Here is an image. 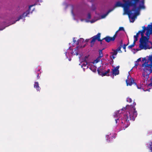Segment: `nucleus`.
Returning <instances> with one entry per match:
<instances>
[{
  "label": "nucleus",
  "instance_id": "6ab92c4d",
  "mask_svg": "<svg viewBox=\"0 0 152 152\" xmlns=\"http://www.w3.org/2000/svg\"><path fill=\"white\" fill-rule=\"evenodd\" d=\"M134 42L135 41H134L132 45L128 46V48L129 49H132L133 47L134 46L136 42Z\"/></svg>",
  "mask_w": 152,
  "mask_h": 152
},
{
  "label": "nucleus",
  "instance_id": "bb28decb",
  "mask_svg": "<svg viewBox=\"0 0 152 152\" xmlns=\"http://www.w3.org/2000/svg\"><path fill=\"white\" fill-rule=\"evenodd\" d=\"M91 18V15L90 13H88V15L87 18L88 19H90Z\"/></svg>",
  "mask_w": 152,
  "mask_h": 152
},
{
  "label": "nucleus",
  "instance_id": "4468645a",
  "mask_svg": "<svg viewBox=\"0 0 152 152\" xmlns=\"http://www.w3.org/2000/svg\"><path fill=\"white\" fill-rule=\"evenodd\" d=\"M113 9L110 10L106 14L102 15L101 16L102 18H105L108 15V14L111 11H113Z\"/></svg>",
  "mask_w": 152,
  "mask_h": 152
},
{
  "label": "nucleus",
  "instance_id": "20e7f679",
  "mask_svg": "<svg viewBox=\"0 0 152 152\" xmlns=\"http://www.w3.org/2000/svg\"><path fill=\"white\" fill-rule=\"evenodd\" d=\"M115 7H123L125 13L127 14L129 18L131 19L132 12H131V11H130L128 9V6L127 5L126 2H125V3H122L120 1H118L116 2Z\"/></svg>",
  "mask_w": 152,
  "mask_h": 152
},
{
  "label": "nucleus",
  "instance_id": "dca6fc26",
  "mask_svg": "<svg viewBox=\"0 0 152 152\" xmlns=\"http://www.w3.org/2000/svg\"><path fill=\"white\" fill-rule=\"evenodd\" d=\"M140 34V32H137L136 35H134V41H135L134 42H136L138 40V36Z\"/></svg>",
  "mask_w": 152,
  "mask_h": 152
},
{
  "label": "nucleus",
  "instance_id": "58836bf2",
  "mask_svg": "<svg viewBox=\"0 0 152 152\" xmlns=\"http://www.w3.org/2000/svg\"><path fill=\"white\" fill-rule=\"evenodd\" d=\"M120 43L121 45L122 46V44H123V43H122V41H121L120 42Z\"/></svg>",
  "mask_w": 152,
  "mask_h": 152
},
{
  "label": "nucleus",
  "instance_id": "9b49d317",
  "mask_svg": "<svg viewBox=\"0 0 152 152\" xmlns=\"http://www.w3.org/2000/svg\"><path fill=\"white\" fill-rule=\"evenodd\" d=\"M34 87L36 88L37 91H39L40 88L39 87V83L38 82H35L34 84Z\"/></svg>",
  "mask_w": 152,
  "mask_h": 152
},
{
  "label": "nucleus",
  "instance_id": "412c9836",
  "mask_svg": "<svg viewBox=\"0 0 152 152\" xmlns=\"http://www.w3.org/2000/svg\"><path fill=\"white\" fill-rule=\"evenodd\" d=\"M126 101L129 103L132 102V99L129 97H128L126 99Z\"/></svg>",
  "mask_w": 152,
  "mask_h": 152
},
{
  "label": "nucleus",
  "instance_id": "f3484780",
  "mask_svg": "<svg viewBox=\"0 0 152 152\" xmlns=\"http://www.w3.org/2000/svg\"><path fill=\"white\" fill-rule=\"evenodd\" d=\"M101 57L99 56L95 60H94V62L95 63H97L99 62L101 59Z\"/></svg>",
  "mask_w": 152,
  "mask_h": 152
},
{
  "label": "nucleus",
  "instance_id": "4c0bfd02",
  "mask_svg": "<svg viewBox=\"0 0 152 152\" xmlns=\"http://www.w3.org/2000/svg\"><path fill=\"white\" fill-rule=\"evenodd\" d=\"M149 85L150 86H152V82H151V83H150Z\"/></svg>",
  "mask_w": 152,
  "mask_h": 152
},
{
  "label": "nucleus",
  "instance_id": "c9c22d12",
  "mask_svg": "<svg viewBox=\"0 0 152 152\" xmlns=\"http://www.w3.org/2000/svg\"><path fill=\"white\" fill-rule=\"evenodd\" d=\"M115 121L116 123L117 124L118 122V119H115Z\"/></svg>",
  "mask_w": 152,
  "mask_h": 152
},
{
  "label": "nucleus",
  "instance_id": "1a4fd4ad",
  "mask_svg": "<svg viewBox=\"0 0 152 152\" xmlns=\"http://www.w3.org/2000/svg\"><path fill=\"white\" fill-rule=\"evenodd\" d=\"M115 39L114 37H110L109 36H107L103 38L102 40H105L107 42L109 43L110 41H114Z\"/></svg>",
  "mask_w": 152,
  "mask_h": 152
},
{
  "label": "nucleus",
  "instance_id": "f257e3e1",
  "mask_svg": "<svg viewBox=\"0 0 152 152\" xmlns=\"http://www.w3.org/2000/svg\"><path fill=\"white\" fill-rule=\"evenodd\" d=\"M136 104V103L134 102L132 105H127L121 110L117 111L114 113V117H117L120 115L122 111L126 109L128 110V111L125 113L124 116L121 119V123L124 124V127L125 128H126L129 125V121H134L137 116V114L135 107Z\"/></svg>",
  "mask_w": 152,
  "mask_h": 152
},
{
  "label": "nucleus",
  "instance_id": "0eeeda50",
  "mask_svg": "<svg viewBox=\"0 0 152 152\" xmlns=\"http://www.w3.org/2000/svg\"><path fill=\"white\" fill-rule=\"evenodd\" d=\"M33 5H31L29 7V9L28 10L26 11V12H24L23 14L20 15L17 19L16 21H15L14 23H15L16 21L19 20L20 19L23 18H25L26 16L27 15L29 14L30 13V10L31 7H32Z\"/></svg>",
  "mask_w": 152,
  "mask_h": 152
},
{
  "label": "nucleus",
  "instance_id": "c756f323",
  "mask_svg": "<svg viewBox=\"0 0 152 152\" xmlns=\"http://www.w3.org/2000/svg\"><path fill=\"white\" fill-rule=\"evenodd\" d=\"M107 140L108 141V142H110V137L109 136V135H107Z\"/></svg>",
  "mask_w": 152,
  "mask_h": 152
},
{
  "label": "nucleus",
  "instance_id": "f704fd0d",
  "mask_svg": "<svg viewBox=\"0 0 152 152\" xmlns=\"http://www.w3.org/2000/svg\"><path fill=\"white\" fill-rule=\"evenodd\" d=\"M141 58H139L137 60V62H139V61H141Z\"/></svg>",
  "mask_w": 152,
  "mask_h": 152
},
{
  "label": "nucleus",
  "instance_id": "6e6552de",
  "mask_svg": "<svg viewBox=\"0 0 152 152\" xmlns=\"http://www.w3.org/2000/svg\"><path fill=\"white\" fill-rule=\"evenodd\" d=\"M142 29L141 31H138L140 32V34H141V38L143 37L144 39H146V37L144 36V34L146 30H147V28H146L145 26H142Z\"/></svg>",
  "mask_w": 152,
  "mask_h": 152
},
{
  "label": "nucleus",
  "instance_id": "72a5a7b5",
  "mask_svg": "<svg viewBox=\"0 0 152 152\" xmlns=\"http://www.w3.org/2000/svg\"><path fill=\"white\" fill-rule=\"evenodd\" d=\"M119 68V66H117L115 68H114V69H115L118 70Z\"/></svg>",
  "mask_w": 152,
  "mask_h": 152
},
{
  "label": "nucleus",
  "instance_id": "423d86ee",
  "mask_svg": "<svg viewBox=\"0 0 152 152\" xmlns=\"http://www.w3.org/2000/svg\"><path fill=\"white\" fill-rule=\"evenodd\" d=\"M126 83L127 86L128 85L131 86L132 84H134L138 88H139L136 83L134 82L133 79L129 75L127 77V79L126 80Z\"/></svg>",
  "mask_w": 152,
  "mask_h": 152
},
{
  "label": "nucleus",
  "instance_id": "ea45409f",
  "mask_svg": "<svg viewBox=\"0 0 152 152\" xmlns=\"http://www.w3.org/2000/svg\"><path fill=\"white\" fill-rule=\"evenodd\" d=\"M89 40V39H86V42H88V41Z\"/></svg>",
  "mask_w": 152,
  "mask_h": 152
},
{
  "label": "nucleus",
  "instance_id": "39448f33",
  "mask_svg": "<svg viewBox=\"0 0 152 152\" xmlns=\"http://www.w3.org/2000/svg\"><path fill=\"white\" fill-rule=\"evenodd\" d=\"M101 35L100 33H98L96 35L94 36L91 37L92 40L90 42V46L91 47H92L94 46L95 42L96 40H97L98 41L100 42L101 44L103 45L104 44V42L102 41V40H103L100 39Z\"/></svg>",
  "mask_w": 152,
  "mask_h": 152
},
{
  "label": "nucleus",
  "instance_id": "79ce46f5",
  "mask_svg": "<svg viewBox=\"0 0 152 152\" xmlns=\"http://www.w3.org/2000/svg\"><path fill=\"white\" fill-rule=\"evenodd\" d=\"M112 58L113 59H114L115 58V57L114 56H113Z\"/></svg>",
  "mask_w": 152,
  "mask_h": 152
},
{
  "label": "nucleus",
  "instance_id": "e433bc0d",
  "mask_svg": "<svg viewBox=\"0 0 152 152\" xmlns=\"http://www.w3.org/2000/svg\"><path fill=\"white\" fill-rule=\"evenodd\" d=\"M115 137V136L114 135H113V136H112V137H111V138L113 139V138H114Z\"/></svg>",
  "mask_w": 152,
  "mask_h": 152
},
{
  "label": "nucleus",
  "instance_id": "9d476101",
  "mask_svg": "<svg viewBox=\"0 0 152 152\" xmlns=\"http://www.w3.org/2000/svg\"><path fill=\"white\" fill-rule=\"evenodd\" d=\"M145 7L144 4H140L139 6L137 7L136 6V11H137L138 13L136 15V16L138 15L139 13V10L141 9H145Z\"/></svg>",
  "mask_w": 152,
  "mask_h": 152
},
{
  "label": "nucleus",
  "instance_id": "2f4dec72",
  "mask_svg": "<svg viewBox=\"0 0 152 152\" xmlns=\"http://www.w3.org/2000/svg\"><path fill=\"white\" fill-rule=\"evenodd\" d=\"M150 149L151 151V152H152V142L151 143V144L150 145Z\"/></svg>",
  "mask_w": 152,
  "mask_h": 152
},
{
  "label": "nucleus",
  "instance_id": "37998d69",
  "mask_svg": "<svg viewBox=\"0 0 152 152\" xmlns=\"http://www.w3.org/2000/svg\"><path fill=\"white\" fill-rule=\"evenodd\" d=\"M37 71H40V70L39 69H37Z\"/></svg>",
  "mask_w": 152,
  "mask_h": 152
},
{
  "label": "nucleus",
  "instance_id": "a878e982",
  "mask_svg": "<svg viewBox=\"0 0 152 152\" xmlns=\"http://www.w3.org/2000/svg\"><path fill=\"white\" fill-rule=\"evenodd\" d=\"M118 31V30L115 33V34L113 35V37H115V38H116L117 36V33L118 32V31Z\"/></svg>",
  "mask_w": 152,
  "mask_h": 152
},
{
  "label": "nucleus",
  "instance_id": "a19ab883",
  "mask_svg": "<svg viewBox=\"0 0 152 152\" xmlns=\"http://www.w3.org/2000/svg\"><path fill=\"white\" fill-rule=\"evenodd\" d=\"M96 69L95 68L94 69V70H93V71L94 72H95L96 71Z\"/></svg>",
  "mask_w": 152,
  "mask_h": 152
},
{
  "label": "nucleus",
  "instance_id": "7c9ffc66",
  "mask_svg": "<svg viewBox=\"0 0 152 152\" xmlns=\"http://www.w3.org/2000/svg\"><path fill=\"white\" fill-rule=\"evenodd\" d=\"M141 3V4H144L145 3L144 0H142Z\"/></svg>",
  "mask_w": 152,
  "mask_h": 152
},
{
  "label": "nucleus",
  "instance_id": "b1692460",
  "mask_svg": "<svg viewBox=\"0 0 152 152\" xmlns=\"http://www.w3.org/2000/svg\"><path fill=\"white\" fill-rule=\"evenodd\" d=\"M122 47V45H121L120 46H119L117 49L116 50H117V51H121V48Z\"/></svg>",
  "mask_w": 152,
  "mask_h": 152
},
{
  "label": "nucleus",
  "instance_id": "5701e85b",
  "mask_svg": "<svg viewBox=\"0 0 152 152\" xmlns=\"http://www.w3.org/2000/svg\"><path fill=\"white\" fill-rule=\"evenodd\" d=\"M87 64V62L86 61H84L83 62L82 64V66H86Z\"/></svg>",
  "mask_w": 152,
  "mask_h": 152
},
{
  "label": "nucleus",
  "instance_id": "7ed1b4c3",
  "mask_svg": "<svg viewBox=\"0 0 152 152\" xmlns=\"http://www.w3.org/2000/svg\"><path fill=\"white\" fill-rule=\"evenodd\" d=\"M147 31L145 34L147 36L146 39H144L143 37L140 38V44L139 47L141 49H144L146 50L147 49H150L147 45V42L148 40L150 34H152V24L148 25L147 27Z\"/></svg>",
  "mask_w": 152,
  "mask_h": 152
},
{
  "label": "nucleus",
  "instance_id": "473e14b6",
  "mask_svg": "<svg viewBox=\"0 0 152 152\" xmlns=\"http://www.w3.org/2000/svg\"><path fill=\"white\" fill-rule=\"evenodd\" d=\"M39 73L37 74V79H39V78L40 77L39 76Z\"/></svg>",
  "mask_w": 152,
  "mask_h": 152
},
{
  "label": "nucleus",
  "instance_id": "2eb2a0df",
  "mask_svg": "<svg viewBox=\"0 0 152 152\" xmlns=\"http://www.w3.org/2000/svg\"><path fill=\"white\" fill-rule=\"evenodd\" d=\"M97 71L98 72V74L100 75H101L102 76V74L103 73L104 71L103 69H98L97 70Z\"/></svg>",
  "mask_w": 152,
  "mask_h": 152
},
{
  "label": "nucleus",
  "instance_id": "c85d7f7f",
  "mask_svg": "<svg viewBox=\"0 0 152 152\" xmlns=\"http://www.w3.org/2000/svg\"><path fill=\"white\" fill-rule=\"evenodd\" d=\"M138 65V63L137 61H136L135 63V65L134 67H135L136 68H137Z\"/></svg>",
  "mask_w": 152,
  "mask_h": 152
},
{
  "label": "nucleus",
  "instance_id": "cd10ccee",
  "mask_svg": "<svg viewBox=\"0 0 152 152\" xmlns=\"http://www.w3.org/2000/svg\"><path fill=\"white\" fill-rule=\"evenodd\" d=\"M118 31H124V27H120L119 28Z\"/></svg>",
  "mask_w": 152,
  "mask_h": 152
},
{
  "label": "nucleus",
  "instance_id": "4be33fe9",
  "mask_svg": "<svg viewBox=\"0 0 152 152\" xmlns=\"http://www.w3.org/2000/svg\"><path fill=\"white\" fill-rule=\"evenodd\" d=\"M118 53V52L116 50H114L113 52L112 53L113 56H116Z\"/></svg>",
  "mask_w": 152,
  "mask_h": 152
},
{
  "label": "nucleus",
  "instance_id": "f03ea898",
  "mask_svg": "<svg viewBox=\"0 0 152 152\" xmlns=\"http://www.w3.org/2000/svg\"><path fill=\"white\" fill-rule=\"evenodd\" d=\"M124 2H126L127 5L128 6V9L129 10L130 7H133L131 10V12H132V16H131V22H133L135 18L136 17V15L138 13L137 11H136V6L138 3L140 1V0H123Z\"/></svg>",
  "mask_w": 152,
  "mask_h": 152
},
{
  "label": "nucleus",
  "instance_id": "f8f14e48",
  "mask_svg": "<svg viewBox=\"0 0 152 152\" xmlns=\"http://www.w3.org/2000/svg\"><path fill=\"white\" fill-rule=\"evenodd\" d=\"M119 74V70L115 69H113L112 74L115 75H118Z\"/></svg>",
  "mask_w": 152,
  "mask_h": 152
},
{
  "label": "nucleus",
  "instance_id": "aec40b11",
  "mask_svg": "<svg viewBox=\"0 0 152 152\" xmlns=\"http://www.w3.org/2000/svg\"><path fill=\"white\" fill-rule=\"evenodd\" d=\"M73 42L74 43H75L77 45H78L79 44V41L77 40V41H76V40L75 39V38H74L73 39Z\"/></svg>",
  "mask_w": 152,
  "mask_h": 152
},
{
  "label": "nucleus",
  "instance_id": "393cba45",
  "mask_svg": "<svg viewBox=\"0 0 152 152\" xmlns=\"http://www.w3.org/2000/svg\"><path fill=\"white\" fill-rule=\"evenodd\" d=\"M128 44H129V42L127 44H124L123 46V48L125 50V51H126V46L128 45Z\"/></svg>",
  "mask_w": 152,
  "mask_h": 152
},
{
  "label": "nucleus",
  "instance_id": "a211bd4d",
  "mask_svg": "<svg viewBox=\"0 0 152 152\" xmlns=\"http://www.w3.org/2000/svg\"><path fill=\"white\" fill-rule=\"evenodd\" d=\"M103 50H104V49H102V50H99V56L101 57H102L103 56V54L102 52V51Z\"/></svg>",
  "mask_w": 152,
  "mask_h": 152
},
{
  "label": "nucleus",
  "instance_id": "ddd939ff",
  "mask_svg": "<svg viewBox=\"0 0 152 152\" xmlns=\"http://www.w3.org/2000/svg\"><path fill=\"white\" fill-rule=\"evenodd\" d=\"M110 72V69H107V71L104 72H103V73L102 74V76H109V73Z\"/></svg>",
  "mask_w": 152,
  "mask_h": 152
}]
</instances>
